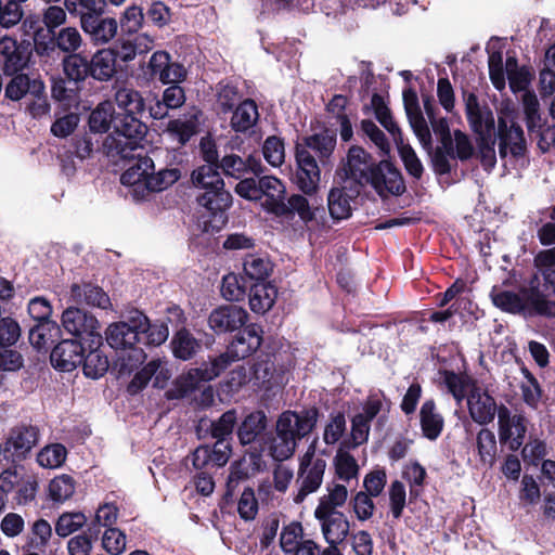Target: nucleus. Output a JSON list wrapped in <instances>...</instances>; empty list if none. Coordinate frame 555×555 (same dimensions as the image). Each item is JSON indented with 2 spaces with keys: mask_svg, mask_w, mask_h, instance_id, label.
Segmentation results:
<instances>
[{
  "mask_svg": "<svg viewBox=\"0 0 555 555\" xmlns=\"http://www.w3.org/2000/svg\"><path fill=\"white\" fill-rule=\"evenodd\" d=\"M146 327V317L138 310L131 311L125 321L109 324L105 331L107 344L124 352L115 363L119 374H130L146 358L144 351L137 347L141 333Z\"/></svg>",
  "mask_w": 555,
  "mask_h": 555,
  "instance_id": "nucleus-1",
  "label": "nucleus"
},
{
  "mask_svg": "<svg viewBox=\"0 0 555 555\" xmlns=\"http://www.w3.org/2000/svg\"><path fill=\"white\" fill-rule=\"evenodd\" d=\"M195 188L205 192L198 196V204L209 214L204 221L205 231H219L227 223L225 210L232 204L231 194L224 190V182L215 165H203L195 169L191 176Z\"/></svg>",
  "mask_w": 555,
  "mask_h": 555,
  "instance_id": "nucleus-2",
  "label": "nucleus"
},
{
  "mask_svg": "<svg viewBox=\"0 0 555 555\" xmlns=\"http://www.w3.org/2000/svg\"><path fill=\"white\" fill-rule=\"evenodd\" d=\"M146 131V126L140 121L138 115L119 117L115 130L105 138L103 150L109 157L127 158L139 146Z\"/></svg>",
  "mask_w": 555,
  "mask_h": 555,
  "instance_id": "nucleus-3",
  "label": "nucleus"
},
{
  "mask_svg": "<svg viewBox=\"0 0 555 555\" xmlns=\"http://www.w3.org/2000/svg\"><path fill=\"white\" fill-rule=\"evenodd\" d=\"M317 442L318 440L314 439L300 457L297 478L299 488L293 494L295 504H301L309 494L317 492L323 482L326 462L315 457Z\"/></svg>",
  "mask_w": 555,
  "mask_h": 555,
  "instance_id": "nucleus-4",
  "label": "nucleus"
},
{
  "mask_svg": "<svg viewBox=\"0 0 555 555\" xmlns=\"http://www.w3.org/2000/svg\"><path fill=\"white\" fill-rule=\"evenodd\" d=\"M62 324L69 334L80 337L91 346H101L102 335L96 318L79 308H67L62 314Z\"/></svg>",
  "mask_w": 555,
  "mask_h": 555,
  "instance_id": "nucleus-5",
  "label": "nucleus"
},
{
  "mask_svg": "<svg viewBox=\"0 0 555 555\" xmlns=\"http://www.w3.org/2000/svg\"><path fill=\"white\" fill-rule=\"evenodd\" d=\"M526 433V418L521 414H513L506 405L501 404L498 417L500 442L509 450L517 451L524 443Z\"/></svg>",
  "mask_w": 555,
  "mask_h": 555,
  "instance_id": "nucleus-6",
  "label": "nucleus"
},
{
  "mask_svg": "<svg viewBox=\"0 0 555 555\" xmlns=\"http://www.w3.org/2000/svg\"><path fill=\"white\" fill-rule=\"evenodd\" d=\"M295 156L297 165L296 184L305 195L312 196L319 191L321 179L317 160L311 153L301 145H296Z\"/></svg>",
  "mask_w": 555,
  "mask_h": 555,
  "instance_id": "nucleus-7",
  "label": "nucleus"
},
{
  "mask_svg": "<svg viewBox=\"0 0 555 555\" xmlns=\"http://www.w3.org/2000/svg\"><path fill=\"white\" fill-rule=\"evenodd\" d=\"M467 409L470 418L479 425L490 424L495 414L499 415L500 405L487 389L473 384L466 396Z\"/></svg>",
  "mask_w": 555,
  "mask_h": 555,
  "instance_id": "nucleus-8",
  "label": "nucleus"
},
{
  "mask_svg": "<svg viewBox=\"0 0 555 555\" xmlns=\"http://www.w3.org/2000/svg\"><path fill=\"white\" fill-rule=\"evenodd\" d=\"M147 68L151 76L164 85L181 83L188 76L184 65L173 62L171 55L163 50L156 51L151 55Z\"/></svg>",
  "mask_w": 555,
  "mask_h": 555,
  "instance_id": "nucleus-9",
  "label": "nucleus"
},
{
  "mask_svg": "<svg viewBox=\"0 0 555 555\" xmlns=\"http://www.w3.org/2000/svg\"><path fill=\"white\" fill-rule=\"evenodd\" d=\"M537 286L521 288L519 293L504 289L501 286H493L490 293L493 305L508 313H524L533 315L529 302L530 294L537 291Z\"/></svg>",
  "mask_w": 555,
  "mask_h": 555,
  "instance_id": "nucleus-10",
  "label": "nucleus"
},
{
  "mask_svg": "<svg viewBox=\"0 0 555 555\" xmlns=\"http://www.w3.org/2000/svg\"><path fill=\"white\" fill-rule=\"evenodd\" d=\"M232 362L229 354H220L209 362L203 363L201 366L190 370L185 375L181 376L179 384L183 392L194 390L203 382H210L218 377Z\"/></svg>",
  "mask_w": 555,
  "mask_h": 555,
  "instance_id": "nucleus-11",
  "label": "nucleus"
},
{
  "mask_svg": "<svg viewBox=\"0 0 555 555\" xmlns=\"http://www.w3.org/2000/svg\"><path fill=\"white\" fill-rule=\"evenodd\" d=\"M499 154L502 158L509 153L514 158L525 156L527 151L522 129L514 121L500 117L498 124Z\"/></svg>",
  "mask_w": 555,
  "mask_h": 555,
  "instance_id": "nucleus-12",
  "label": "nucleus"
},
{
  "mask_svg": "<svg viewBox=\"0 0 555 555\" xmlns=\"http://www.w3.org/2000/svg\"><path fill=\"white\" fill-rule=\"evenodd\" d=\"M315 424L317 413L313 411H285L280 415L276 427L282 430L283 435L286 434L297 442L309 435Z\"/></svg>",
  "mask_w": 555,
  "mask_h": 555,
  "instance_id": "nucleus-13",
  "label": "nucleus"
},
{
  "mask_svg": "<svg viewBox=\"0 0 555 555\" xmlns=\"http://www.w3.org/2000/svg\"><path fill=\"white\" fill-rule=\"evenodd\" d=\"M258 189L261 207L276 217H282L285 211V184L273 176H263L258 180Z\"/></svg>",
  "mask_w": 555,
  "mask_h": 555,
  "instance_id": "nucleus-14",
  "label": "nucleus"
},
{
  "mask_svg": "<svg viewBox=\"0 0 555 555\" xmlns=\"http://www.w3.org/2000/svg\"><path fill=\"white\" fill-rule=\"evenodd\" d=\"M369 181L380 196L400 195L405 190L400 171L386 160L378 164Z\"/></svg>",
  "mask_w": 555,
  "mask_h": 555,
  "instance_id": "nucleus-15",
  "label": "nucleus"
},
{
  "mask_svg": "<svg viewBox=\"0 0 555 555\" xmlns=\"http://www.w3.org/2000/svg\"><path fill=\"white\" fill-rule=\"evenodd\" d=\"M248 319V313L235 305L221 306L211 311L208 323L217 334L234 332L241 328Z\"/></svg>",
  "mask_w": 555,
  "mask_h": 555,
  "instance_id": "nucleus-16",
  "label": "nucleus"
},
{
  "mask_svg": "<svg viewBox=\"0 0 555 555\" xmlns=\"http://www.w3.org/2000/svg\"><path fill=\"white\" fill-rule=\"evenodd\" d=\"M404 109L410 126L425 150H431V133L421 111L416 93L409 89L403 92Z\"/></svg>",
  "mask_w": 555,
  "mask_h": 555,
  "instance_id": "nucleus-17",
  "label": "nucleus"
},
{
  "mask_svg": "<svg viewBox=\"0 0 555 555\" xmlns=\"http://www.w3.org/2000/svg\"><path fill=\"white\" fill-rule=\"evenodd\" d=\"M261 333L260 326L256 324L246 326L236 335L224 354H229L231 362L247 358L260 347Z\"/></svg>",
  "mask_w": 555,
  "mask_h": 555,
  "instance_id": "nucleus-18",
  "label": "nucleus"
},
{
  "mask_svg": "<svg viewBox=\"0 0 555 555\" xmlns=\"http://www.w3.org/2000/svg\"><path fill=\"white\" fill-rule=\"evenodd\" d=\"M85 349L75 339H64L54 347L50 359L52 365L64 372H70L82 363Z\"/></svg>",
  "mask_w": 555,
  "mask_h": 555,
  "instance_id": "nucleus-19",
  "label": "nucleus"
},
{
  "mask_svg": "<svg viewBox=\"0 0 555 555\" xmlns=\"http://www.w3.org/2000/svg\"><path fill=\"white\" fill-rule=\"evenodd\" d=\"M314 516L320 521L322 534L327 543L339 544L348 535L350 525L343 513L314 511Z\"/></svg>",
  "mask_w": 555,
  "mask_h": 555,
  "instance_id": "nucleus-20",
  "label": "nucleus"
},
{
  "mask_svg": "<svg viewBox=\"0 0 555 555\" xmlns=\"http://www.w3.org/2000/svg\"><path fill=\"white\" fill-rule=\"evenodd\" d=\"M154 169V162L152 158L139 157L137 162L130 166L120 177V182L124 185L132 188V195L134 198H143L145 195V180L150 170Z\"/></svg>",
  "mask_w": 555,
  "mask_h": 555,
  "instance_id": "nucleus-21",
  "label": "nucleus"
},
{
  "mask_svg": "<svg viewBox=\"0 0 555 555\" xmlns=\"http://www.w3.org/2000/svg\"><path fill=\"white\" fill-rule=\"evenodd\" d=\"M170 377L171 373L168 369L167 361L162 359H154L135 374L130 384V387L141 389L152 380L155 387L164 388Z\"/></svg>",
  "mask_w": 555,
  "mask_h": 555,
  "instance_id": "nucleus-22",
  "label": "nucleus"
},
{
  "mask_svg": "<svg viewBox=\"0 0 555 555\" xmlns=\"http://www.w3.org/2000/svg\"><path fill=\"white\" fill-rule=\"evenodd\" d=\"M466 115L472 129L478 137L493 134V114L488 107L480 106L474 94H469L466 100Z\"/></svg>",
  "mask_w": 555,
  "mask_h": 555,
  "instance_id": "nucleus-23",
  "label": "nucleus"
},
{
  "mask_svg": "<svg viewBox=\"0 0 555 555\" xmlns=\"http://www.w3.org/2000/svg\"><path fill=\"white\" fill-rule=\"evenodd\" d=\"M201 112L192 108L186 114L168 122L167 133L178 142L184 145L198 130Z\"/></svg>",
  "mask_w": 555,
  "mask_h": 555,
  "instance_id": "nucleus-24",
  "label": "nucleus"
},
{
  "mask_svg": "<svg viewBox=\"0 0 555 555\" xmlns=\"http://www.w3.org/2000/svg\"><path fill=\"white\" fill-rule=\"evenodd\" d=\"M89 74L99 81L111 80L117 72V53L108 48L95 52L89 62Z\"/></svg>",
  "mask_w": 555,
  "mask_h": 555,
  "instance_id": "nucleus-25",
  "label": "nucleus"
},
{
  "mask_svg": "<svg viewBox=\"0 0 555 555\" xmlns=\"http://www.w3.org/2000/svg\"><path fill=\"white\" fill-rule=\"evenodd\" d=\"M4 88V96L11 101L17 102L27 93L38 95L44 93V85L41 80L30 79L26 74H13Z\"/></svg>",
  "mask_w": 555,
  "mask_h": 555,
  "instance_id": "nucleus-26",
  "label": "nucleus"
},
{
  "mask_svg": "<svg viewBox=\"0 0 555 555\" xmlns=\"http://www.w3.org/2000/svg\"><path fill=\"white\" fill-rule=\"evenodd\" d=\"M186 96L180 83H170L164 92L162 100H156L150 106V115L154 119H163L168 115V109H177L185 103Z\"/></svg>",
  "mask_w": 555,
  "mask_h": 555,
  "instance_id": "nucleus-27",
  "label": "nucleus"
},
{
  "mask_svg": "<svg viewBox=\"0 0 555 555\" xmlns=\"http://www.w3.org/2000/svg\"><path fill=\"white\" fill-rule=\"evenodd\" d=\"M371 156L360 146H351L347 155L346 173L362 183L367 182L374 169H372Z\"/></svg>",
  "mask_w": 555,
  "mask_h": 555,
  "instance_id": "nucleus-28",
  "label": "nucleus"
},
{
  "mask_svg": "<svg viewBox=\"0 0 555 555\" xmlns=\"http://www.w3.org/2000/svg\"><path fill=\"white\" fill-rule=\"evenodd\" d=\"M94 16L91 20L85 18L82 30L90 36L95 43H107L117 34L118 23L113 17L99 18Z\"/></svg>",
  "mask_w": 555,
  "mask_h": 555,
  "instance_id": "nucleus-29",
  "label": "nucleus"
},
{
  "mask_svg": "<svg viewBox=\"0 0 555 555\" xmlns=\"http://www.w3.org/2000/svg\"><path fill=\"white\" fill-rule=\"evenodd\" d=\"M38 429L30 425L14 427L7 440V450L13 449L18 455L29 452L38 442Z\"/></svg>",
  "mask_w": 555,
  "mask_h": 555,
  "instance_id": "nucleus-30",
  "label": "nucleus"
},
{
  "mask_svg": "<svg viewBox=\"0 0 555 555\" xmlns=\"http://www.w3.org/2000/svg\"><path fill=\"white\" fill-rule=\"evenodd\" d=\"M70 299L75 304H86L101 309H106L111 306L109 297L100 287L91 284H73Z\"/></svg>",
  "mask_w": 555,
  "mask_h": 555,
  "instance_id": "nucleus-31",
  "label": "nucleus"
},
{
  "mask_svg": "<svg viewBox=\"0 0 555 555\" xmlns=\"http://www.w3.org/2000/svg\"><path fill=\"white\" fill-rule=\"evenodd\" d=\"M545 291L555 295V247L540 250L533 259Z\"/></svg>",
  "mask_w": 555,
  "mask_h": 555,
  "instance_id": "nucleus-32",
  "label": "nucleus"
},
{
  "mask_svg": "<svg viewBox=\"0 0 555 555\" xmlns=\"http://www.w3.org/2000/svg\"><path fill=\"white\" fill-rule=\"evenodd\" d=\"M278 297V289L270 283H257L249 295L250 309L256 313H264L272 308Z\"/></svg>",
  "mask_w": 555,
  "mask_h": 555,
  "instance_id": "nucleus-33",
  "label": "nucleus"
},
{
  "mask_svg": "<svg viewBox=\"0 0 555 555\" xmlns=\"http://www.w3.org/2000/svg\"><path fill=\"white\" fill-rule=\"evenodd\" d=\"M0 56L4 59L3 72L5 75H13L22 70L26 65L17 42L11 37L0 39Z\"/></svg>",
  "mask_w": 555,
  "mask_h": 555,
  "instance_id": "nucleus-34",
  "label": "nucleus"
},
{
  "mask_svg": "<svg viewBox=\"0 0 555 555\" xmlns=\"http://www.w3.org/2000/svg\"><path fill=\"white\" fill-rule=\"evenodd\" d=\"M351 196L346 188L334 186L330 190L327 196V208L332 219L339 221L348 219L351 216Z\"/></svg>",
  "mask_w": 555,
  "mask_h": 555,
  "instance_id": "nucleus-35",
  "label": "nucleus"
},
{
  "mask_svg": "<svg viewBox=\"0 0 555 555\" xmlns=\"http://www.w3.org/2000/svg\"><path fill=\"white\" fill-rule=\"evenodd\" d=\"M420 417L424 436L429 440H436L442 431L443 418L436 412V405L433 400L423 403Z\"/></svg>",
  "mask_w": 555,
  "mask_h": 555,
  "instance_id": "nucleus-36",
  "label": "nucleus"
},
{
  "mask_svg": "<svg viewBox=\"0 0 555 555\" xmlns=\"http://www.w3.org/2000/svg\"><path fill=\"white\" fill-rule=\"evenodd\" d=\"M64 7L70 15L78 16L80 26L85 18L91 20L101 16L105 12V0H64Z\"/></svg>",
  "mask_w": 555,
  "mask_h": 555,
  "instance_id": "nucleus-37",
  "label": "nucleus"
},
{
  "mask_svg": "<svg viewBox=\"0 0 555 555\" xmlns=\"http://www.w3.org/2000/svg\"><path fill=\"white\" fill-rule=\"evenodd\" d=\"M349 492L345 485L335 481L330 482L326 486V493L320 498L315 511L318 513L337 512L338 507H343L346 504Z\"/></svg>",
  "mask_w": 555,
  "mask_h": 555,
  "instance_id": "nucleus-38",
  "label": "nucleus"
},
{
  "mask_svg": "<svg viewBox=\"0 0 555 555\" xmlns=\"http://www.w3.org/2000/svg\"><path fill=\"white\" fill-rule=\"evenodd\" d=\"M170 346L176 358L186 361L193 358L201 349V341L188 330L183 328L173 335Z\"/></svg>",
  "mask_w": 555,
  "mask_h": 555,
  "instance_id": "nucleus-39",
  "label": "nucleus"
},
{
  "mask_svg": "<svg viewBox=\"0 0 555 555\" xmlns=\"http://www.w3.org/2000/svg\"><path fill=\"white\" fill-rule=\"evenodd\" d=\"M348 444L341 442L334 457L336 476L345 482L358 477L359 465L356 459L348 452Z\"/></svg>",
  "mask_w": 555,
  "mask_h": 555,
  "instance_id": "nucleus-40",
  "label": "nucleus"
},
{
  "mask_svg": "<svg viewBox=\"0 0 555 555\" xmlns=\"http://www.w3.org/2000/svg\"><path fill=\"white\" fill-rule=\"evenodd\" d=\"M115 102L118 108L125 112V116L140 115L145 107L141 93L130 87L118 88L115 92Z\"/></svg>",
  "mask_w": 555,
  "mask_h": 555,
  "instance_id": "nucleus-41",
  "label": "nucleus"
},
{
  "mask_svg": "<svg viewBox=\"0 0 555 555\" xmlns=\"http://www.w3.org/2000/svg\"><path fill=\"white\" fill-rule=\"evenodd\" d=\"M259 113L253 100L243 101L233 112L231 127L237 132L250 129L258 120Z\"/></svg>",
  "mask_w": 555,
  "mask_h": 555,
  "instance_id": "nucleus-42",
  "label": "nucleus"
},
{
  "mask_svg": "<svg viewBox=\"0 0 555 555\" xmlns=\"http://www.w3.org/2000/svg\"><path fill=\"white\" fill-rule=\"evenodd\" d=\"M60 327L54 321L37 323L29 331V341L38 350L49 347L60 336Z\"/></svg>",
  "mask_w": 555,
  "mask_h": 555,
  "instance_id": "nucleus-43",
  "label": "nucleus"
},
{
  "mask_svg": "<svg viewBox=\"0 0 555 555\" xmlns=\"http://www.w3.org/2000/svg\"><path fill=\"white\" fill-rule=\"evenodd\" d=\"M118 116H115L114 106L109 101L100 103L89 116V126L93 132H106L111 126L118 121Z\"/></svg>",
  "mask_w": 555,
  "mask_h": 555,
  "instance_id": "nucleus-44",
  "label": "nucleus"
},
{
  "mask_svg": "<svg viewBox=\"0 0 555 555\" xmlns=\"http://www.w3.org/2000/svg\"><path fill=\"white\" fill-rule=\"evenodd\" d=\"M87 354L83 353L82 369L87 377L96 379L104 375L109 366V362L104 352L100 349V346H91Z\"/></svg>",
  "mask_w": 555,
  "mask_h": 555,
  "instance_id": "nucleus-45",
  "label": "nucleus"
},
{
  "mask_svg": "<svg viewBox=\"0 0 555 555\" xmlns=\"http://www.w3.org/2000/svg\"><path fill=\"white\" fill-rule=\"evenodd\" d=\"M296 447L297 442L286 434L283 435L282 430L278 429L276 426L275 435L267 442L268 453L275 461L289 459L294 454Z\"/></svg>",
  "mask_w": 555,
  "mask_h": 555,
  "instance_id": "nucleus-46",
  "label": "nucleus"
},
{
  "mask_svg": "<svg viewBox=\"0 0 555 555\" xmlns=\"http://www.w3.org/2000/svg\"><path fill=\"white\" fill-rule=\"evenodd\" d=\"M306 150L314 151L320 159L327 158L333 153L336 145L335 134L328 130L315 133L304 139V143H298Z\"/></svg>",
  "mask_w": 555,
  "mask_h": 555,
  "instance_id": "nucleus-47",
  "label": "nucleus"
},
{
  "mask_svg": "<svg viewBox=\"0 0 555 555\" xmlns=\"http://www.w3.org/2000/svg\"><path fill=\"white\" fill-rule=\"evenodd\" d=\"M76 490L75 479L66 474L59 475L48 485V496L54 503H64L69 500Z\"/></svg>",
  "mask_w": 555,
  "mask_h": 555,
  "instance_id": "nucleus-48",
  "label": "nucleus"
},
{
  "mask_svg": "<svg viewBox=\"0 0 555 555\" xmlns=\"http://www.w3.org/2000/svg\"><path fill=\"white\" fill-rule=\"evenodd\" d=\"M284 207L285 211L282 217L297 214L305 223L312 221L318 210V207L312 206L307 197L300 194L291 195L286 202L284 201Z\"/></svg>",
  "mask_w": 555,
  "mask_h": 555,
  "instance_id": "nucleus-49",
  "label": "nucleus"
},
{
  "mask_svg": "<svg viewBox=\"0 0 555 555\" xmlns=\"http://www.w3.org/2000/svg\"><path fill=\"white\" fill-rule=\"evenodd\" d=\"M506 76L513 92L528 91L527 89L530 86L532 74L528 68L519 67L517 60L513 56L506 60Z\"/></svg>",
  "mask_w": 555,
  "mask_h": 555,
  "instance_id": "nucleus-50",
  "label": "nucleus"
},
{
  "mask_svg": "<svg viewBox=\"0 0 555 555\" xmlns=\"http://www.w3.org/2000/svg\"><path fill=\"white\" fill-rule=\"evenodd\" d=\"M267 417L263 412L250 413L238 429V438L243 444H248L264 429Z\"/></svg>",
  "mask_w": 555,
  "mask_h": 555,
  "instance_id": "nucleus-51",
  "label": "nucleus"
},
{
  "mask_svg": "<svg viewBox=\"0 0 555 555\" xmlns=\"http://www.w3.org/2000/svg\"><path fill=\"white\" fill-rule=\"evenodd\" d=\"M442 382L448 391L459 403L466 398L469 392V387H472L473 384H476V382L466 375H460L449 371L442 373Z\"/></svg>",
  "mask_w": 555,
  "mask_h": 555,
  "instance_id": "nucleus-52",
  "label": "nucleus"
},
{
  "mask_svg": "<svg viewBox=\"0 0 555 555\" xmlns=\"http://www.w3.org/2000/svg\"><path fill=\"white\" fill-rule=\"evenodd\" d=\"M179 178L180 171L176 168L160 169L157 172H154L153 169L150 170L145 180V189L146 191L160 192L178 181Z\"/></svg>",
  "mask_w": 555,
  "mask_h": 555,
  "instance_id": "nucleus-53",
  "label": "nucleus"
},
{
  "mask_svg": "<svg viewBox=\"0 0 555 555\" xmlns=\"http://www.w3.org/2000/svg\"><path fill=\"white\" fill-rule=\"evenodd\" d=\"M67 451L64 446L54 443L44 447L37 455L38 464L43 468H59L65 462Z\"/></svg>",
  "mask_w": 555,
  "mask_h": 555,
  "instance_id": "nucleus-54",
  "label": "nucleus"
},
{
  "mask_svg": "<svg viewBox=\"0 0 555 555\" xmlns=\"http://www.w3.org/2000/svg\"><path fill=\"white\" fill-rule=\"evenodd\" d=\"M87 522V517L81 512L63 513L56 520L55 532L65 538L82 528Z\"/></svg>",
  "mask_w": 555,
  "mask_h": 555,
  "instance_id": "nucleus-55",
  "label": "nucleus"
},
{
  "mask_svg": "<svg viewBox=\"0 0 555 555\" xmlns=\"http://www.w3.org/2000/svg\"><path fill=\"white\" fill-rule=\"evenodd\" d=\"M244 272L250 280L261 281L272 271L271 262L263 257L248 255L244 260Z\"/></svg>",
  "mask_w": 555,
  "mask_h": 555,
  "instance_id": "nucleus-56",
  "label": "nucleus"
},
{
  "mask_svg": "<svg viewBox=\"0 0 555 555\" xmlns=\"http://www.w3.org/2000/svg\"><path fill=\"white\" fill-rule=\"evenodd\" d=\"M346 431V418L343 413L331 414L323 430L325 444L333 446L340 441Z\"/></svg>",
  "mask_w": 555,
  "mask_h": 555,
  "instance_id": "nucleus-57",
  "label": "nucleus"
},
{
  "mask_svg": "<svg viewBox=\"0 0 555 555\" xmlns=\"http://www.w3.org/2000/svg\"><path fill=\"white\" fill-rule=\"evenodd\" d=\"M264 159L272 167H280L285 162V146L281 138L276 135L268 137L262 145Z\"/></svg>",
  "mask_w": 555,
  "mask_h": 555,
  "instance_id": "nucleus-58",
  "label": "nucleus"
},
{
  "mask_svg": "<svg viewBox=\"0 0 555 555\" xmlns=\"http://www.w3.org/2000/svg\"><path fill=\"white\" fill-rule=\"evenodd\" d=\"M372 106L375 112V116L380 125L392 134L393 140L397 141L400 138V129L397 124L392 120L389 108L385 105L383 99L374 94L372 98Z\"/></svg>",
  "mask_w": 555,
  "mask_h": 555,
  "instance_id": "nucleus-59",
  "label": "nucleus"
},
{
  "mask_svg": "<svg viewBox=\"0 0 555 555\" xmlns=\"http://www.w3.org/2000/svg\"><path fill=\"white\" fill-rule=\"evenodd\" d=\"M302 541V527L299 522L285 526L280 534V545L286 554H293Z\"/></svg>",
  "mask_w": 555,
  "mask_h": 555,
  "instance_id": "nucleus-60",
  "label": "nucleus"
},
{
  "mask_svg": "<svg viewBox=\"0 0 555 555\" xmlns=\"http://www.w3.org/2000/svg\"><path fill=\"white\" fill-rule=\"evenodd\" d=\"M495 140L492 134L477 138V157L485 169H492L496 164Z\"/></svg>",
  "mask_w": 555,
  "mask_h": 555,
  "instance_id": "nucleus-61",
  "label": "nucleus"
},
{
  "mask_svg": "<svg viewBox=\"0 0 555 555\" xmlns=\"http://www.w3.org/2000/svg\"><path fill=\"white\" fill-rule=\"evenodd\" d=\"M477 449L481 462L492 464L496 450V442L494 434L488 429L482 428L477 434Z\"/></svg>",
  "mask_w": 555,
  "mask_h": 555,
  "instance_id": "nucleus-62",
  "label": "nucleus"
},
{
  "mask_svg": "<svg viewBox=\"0 0 555 555\" xmlns=\"http://www.w3.org/2000/svg\"><path fill=\"white\" fill-rule=\"evenodd\" d=\"M55 43L63 52L73 53L81 47L82 37L76 27H65L55 36Z\"/></svg>",
  "mask_w": 555,
  "mask_h": 555,
  "instance_id": "nucleus-63",
  "label": "nucleus"
},
{
  "mask_svg": "<svg viewBox=\"0 0 555 555\" xmlns=\"http://www.w3.org/2000/svg\"><path fill=\"white\" fill-rule=\"evenodd\" d=\"M350 506L360 521L369 520L375 511L372 496L364 491L357 492L350 500Z\"/></svg>",
  "mask_w": 555,
  "mask_h": 555,
  "instance_id": "nucleus-64",
  "label": "nucleus"
}]
</instances>
